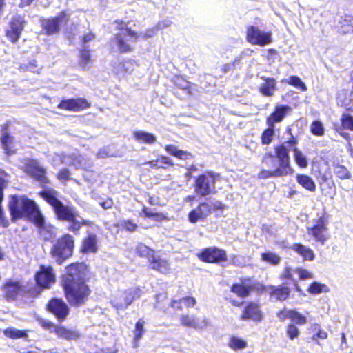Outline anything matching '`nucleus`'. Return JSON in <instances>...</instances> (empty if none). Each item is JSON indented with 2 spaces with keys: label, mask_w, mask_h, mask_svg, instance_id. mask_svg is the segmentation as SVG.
<instances>
[{
  "label": "nucleus",
  "mask_w": 353,
  "mask_h": 353,
  "mask_svg": "<svg viewBox=\"0 0 353 353\" xmlns=\"http://www.w3.org/2000/svg\"><path fill=\"white\" fill-rule=\"evenodd\" d=\"M41 196L53 208L57 218L70 223L68 229L77 232L83 225H90L92 222L82 219L75 207L63 205L58 199L59 193L54 190H46Z\"/></svg>",
  "instance_id": "obj_1"
},
{
  "label": "nucleus",
  "mask_w": 353,
  "mask_h": 353,
  "mask_svg": "<svg viewBox=\"0 0 353 353\" xmlns=\"http://www.w3.org/2000/svg\"><path fill=\"white\" fill-rule=\"evenodd\" d=\"M77 265H70L67 268V275L64 277V289L66 298L72 305L83 303L90 295L88 285L83 281H76L73 274L76 273Z\"/></svg>",
  "instance_id": "obj_2"
},
{
  "label": "nucleus",
  "mask_w": 353,
  "mask_h": 353,
  "mask_svg": "<svg viewBox=\"0 0 353 353\" xmlns=\"http://www.w3.org/2000/svg\"><path fill=\"white\" fill-rule=\"evenodd\" d=\"M9 208L13 219L30 216L34 220L35 214L40 213L35 203L25 196H12Z\"/></svg>",
  "instance_id": "obj_3"
},
{
  "label": "nucleus",
  "mask_w": 353,
  "mask_h": 353,
  "mask_svg": "<svg viewBox=\"0 0 353 353\" xmlns=\"http://www.w3.org/2000/svg\"><path fill=\"white\" fill-rule=\"evenodd\" d=\"M74 247L72 236L64 234L57 239L50 250V254L55 261L61 264L66 259L72 256Z\"/></svg>",
  "instance_id": "obj_4"
},
{
  "label": "nucleus",
  "mask_w": 353,
  "mask_h": 353,
  "mask_svg": "<svg viewBox=\"0 0 353 353\" xmlns=\"http://www.w3.org/2000/svg\"><path fill=\"white\" fill-rule=\"evenodd\" d=\"M125 26V24L123 23L121 24L120 29L121 30L122 32L119 34H117L115 37L117 45L119 50L122 52L131 51V47L130 45L124 41V37L129 36L132 39H134V41H136L139 37H143L144 39L152 37L158 32V28L157 27H153L139 34L138 33L131 30Z\"/></svg>",
  "instance_id": "obj_5"
},
{
  "label": "nucleus",
  "mask_w": 353,
  "mask_h": 353,
  "mask_svg": "<svg viewBox=\"0 0 353 353\" xmlns=\"http://www.w3.org/2000/svg\"><path fill=\"white\" fill-rule=\"evenodd\" d=\"M275 158L271 155H265L263 161L267 163H274L276 161L278 162L279 172L285 176L293 173V168L290 163L289 149L286 148V145H281L275 148Z\"/></svg>",
  "instance_id": "obj_6"
},
{
  "label": "nucleus",
  "mask_w": 353,
  "mask_h": 353,
  "mask_svg": "<svg viewBox=\"0 0 353 353\" xmlns=\"http://www.w3.org/2000/svg\"><path fill=\"white\" fill-rule=\"evenodd\" d=\"M142 291L138 288H132L127 290H118L112 297L111 303L117 310H125L130 306L134 300L140 298Z\"/></svg>",
  "instance_id": "obj_7"
},
{
  "label": "nucleus",
  "mask_w": 353,
  "mask_h": 353,
  "mask_svg": "<svg viewBox=\"0 0 353 353\" xmlns=\"http://www.w3.org/2000/svg\"><path fill=\"white\" fill-rule=\"evenodd\" d=\"M246 39L250 44L259 46H265L272 43L270 31H265L254 26H250L247 28Z\"/></svg>",
  "instance_id": "obj_8"
},
{
  "label": "nucleus",
  "mask_w": 353,
  "mask_h": 353,
  "mask_svg": "<svg viewBox=\"0 0 353 353\" xmlns=\"http://www.w3.org/2000/svg\"><path fill=\"white\" fill-rule=\"evenodd\" d=\"M314 224L311 227H307V234L312 236L314 239L323 245L329 239L327 223L325 218L322 216L313 221Z\"/></svg>",
  "instance_id": "obj_9"
},
{
  "label": "nucleus",
  "mask_w": 353,
  "mask_h": 353,
  "mask_svg": "<svg viewBox=\"0 0 353 353\" xmlns=\"http://www.w3.org/2000/svg\"><path fill=\"white\" fill-rule=\"evenodd\" d=\"M24 26L25 21L21 16L16 15L11 19L6 29V36L11 43H15L19 40Z\"/></svg>",
  "instance_id": "obj_10"
},
{
  "label": "nucleus",
  "mask_w": 353,
  "mask_h": 353,
  "mask_svg": "<svg viewBox=\"0 0 353 353\" xmlns=\"http://www.w3.org/2000/svg\"><path fill=\"white\" fill-rule=\"evenodd\" d=\"M33 221L38 228L40 236L44 240H50L56 236V228L50 223L46 222L41 212L35 214Z\"/></svg>",
  "instance_id": "obj_11"
},
{
  "label": "nucleus",
  "mask_w": 353,
  "mask_h": 353,
  "mask_svg": "<svg viewBox=\"0 0 353 353\" xmlns=\"http://www.w3.org/2000/svg\"><path fill=\"white\" fill-rule=\"evenodd\" d=\"M68 19L69 16L67 13L63 12L55 18L43 21L42 26L47 34H54L59 30L61 26L67 23Z\"/></svg>",
  "instance_id": "obj_12"
},
{
  "label": "nucleus",
  "mask_w": 353,
  "mask_h": 353,
  "mask_svg": "<svg viewBox=\"0 0 353 353\" xmlns=\"http://www.w3.org/2000/svg\"><path fill=\"white\" fill-rule=\"evenodd\" d=\"M199 257L201 260L208 263H217L227 260L225 252L216 248H209L204 250L199 255Z\"/></svg>",
  "instance_id": "obj_13"
},
{
  "label": "nucleus",
  "mask_w": 353,
  "mask_h": 353,
  "mask_svg": "<svg viewBox=\"0 0 353 353\" xmlns=\"http://www.w3.org/2000/svg\"><path fill=\"white\" fill-rule=\"evenodd\" d=\"M35 277L38 285L46 288L55 282V275L50 266L41 265Z\"/></svg>",
  "instance_id": "obj_14"
},
{
  "label": "nucleus",
  "mask_w": 353,
  "mask_h": 353,
  "mask_svg": "<svg viewBox=\"0 0 353 353\" xmlns=\"http://www.w3.org/2000/svg\"><path fill=\"white\" fill-rule=\"evenodd\" d=\"M25 172L38 181H45V169L41 167L39 162L34 159H28L23 168Z\"/></svg>",
  "instance_id": "obj_15"
},
{
  "label": "nucleus",
  "mask_w": 353,
  "mask_h": 353,
  "mask_svg": "<svg viewBox=\"0 0 353 353\" xmlns=\"http://www.w3.org/2000/svg\"><path fill=\"white\" fill-rule=\"evenodd\" d=\"M48 308L59 320H63L69 312L68 307L61 299H52L48 304Z\"/></svg>",
  "instance_id": "obj_16"
},
{
  "label": "nucleus",
  "mask_w": 353,
  "mask_h": 353,
  "mask_svg": "<svg viewBox=\"0 0 353 353\" xmlns=\"http://www.w3.org/2000/svg\"><path fill=\"white\" fill-rule=\"evenodd\" d=\"M89 106L88 101L83 98L71 99L62 101L58 105L60 109L71 111H79Z\"/></svg>",
  "instance_id": "obj_17"
},
{
  "label": "nucleus",
  "mask_w": 353,
  "mask_h": 353,
  "mask_svg": "<svg viewBox=\"0 0 353 353\" xmlns=\"http://www.w3.org/2000/svg\"><path fill=\"white\" fill-rule=\"evenodd\" d=\"M291 111V108L287 105L277 106L275 110L267 119L268 126H274L275 123L281 122L285 116Z\"/></svg>",
  "instance_id": "obj_18"
},
{
  "label": "nucleus",
  "mask_w": 353,
  "mask_h": 353,
  "mask_svg": "<svg viewBox=\"0 0 353 353\" xmlns=\"http://www.w3.org/2000/svg\"><path fill=\"white\" fill-rule=\"evenodd\" d=\"M181 323L194 329H203L207 326L208 321L205 319L199 320L194 315H182L180 318Z\"/></svg>",
  "instance_id": "obj_19"
},
{
  "label": "nucleus",
  "mask_w": 353,
  "mask_h": 353,
  "mask_svg": "<svg viewBox=\"0 0 353 353\" xmlns=\"http://www.w3.org/2000/svg\"><path fill=\"white\" fill-rule=\"evenodd\" d=\"M254 288V284L250 279L241 281V283L234 284L232 287V292L239 296L245 297L250 294Z\"/></svg>",
  "instance_id": "obj_20"
},
{
  "label": "nucleus",
  "mask_w": 353,
  "mask_h": 353,
  "mask_svg": "<svg viewBox=\"0 0 353 353\" xmlns=\"http://www.w3.org/2000/svg\"><path fill=\"white\" fill-rule=\"evenodd\" d=\"M242 319H252L253 321H261L262 313L257 304L250 303L248 304L242 314Z\"/></svg>",
  "instance_id": "obj_21"
},
{
  "label": "nucleus",
  "mask_w": 353,
  "mask_h": 353,
  "mask_svg": "<svg viewBox=\"0 0 353 353\" xmlns=\"http://www.w3.org/2000/svg\"><path fill=\"white\" fill-rule=\"evenodd\" d=\"M57 157L63 163L72 165L76 168H83L85 165V158L79 154H72L67 156L57 155Z\"/></svg>",
  "instance_id": "obj_22"
},
{
  "label": "nucleus",
  "mask_w": 353,
  "mask_h": 353,
  "mask_svg": "<svg viewBox=\"0 0 353 353\" xmlns=\"http://www.w3.org/2000/svg\"><path fill=\"white\" fill-rule=\"evenodd\" d=\"M81 250L83 253H94L97 251V236L90 234L85 238L81 244Z\"/></svg>",
  "instance_id": "obj_23"
},
{
  "label": "nucleus",
  "mask_w": 353,
  "mask_h": 353,
  "mask_svg": "<svg viewBox=\"0 0 353 353\" xmlns=\"http://www.w3.org/2000/svg\"><path fill=\"white\" fill-rule=\"evenodd\" d=\"M267 291L269 292L271 297L275 300L285 301L290 295V289L288 287L279 286H270Z\"/></svg>",
  "instance_id": "obj_24"
},
{
  "label": "nucleus",
  "mask_w": 353,
  "mask_h": 353,
  "mask_svg": "<svg viewBox=\"0 0 353 353\" xmlns=\"http://www.w3.org/2000/svg\"><path fill=\"white\" fill-rule=\"evenodd\" d=\"M149 265L151 268L163 274L168 273L170 270L168 262L156 255L152 256V259H150Z\"/></svg>",
  "instance_id": "obj_25"
},
{
  "label": "nucleus",
  "mask_w": 353,
  "mask_h": 353,
  "mask_svg": "<svg viewBox=\"0 0 353 353\" xmlns=\"http://www.w3.org/2000/svg\"><path fill=\"white\" fill-rule=\"evenodd\" d=\"M264 82L260 85L261 93L265 97H272L276 90V81L274 78L263 79Z\"/></svg>",
  "instance_id": "obj_26"
},
{
  "label": "nucleus",
  "mask_w": 353,
  "mask_h": 353,
  "mask_svg": "<svg viewBox=\"0 0 353 353\" xmlns=\"http://www.w3.org/2000/svg\"><path fill=\"white\" fill-rule=\"evenodd\" d=\"M196 192L202 196H205L210 192V178L205 175H201L196 182Z\"/></svg>",
  "instance_id": "obj_27"
},
{
  "label": "nucleus",
  "mask_w": 353,
  "mask_h": 353,
  "mask_svg": "<svg viewBox=\"0 0 353 353\" xmlns=\"http://www.w3.org/2000/svg\"><path fill=\"white\" fill-rule=\"evenodd\" d=\"M134 63L131 61L119 63L114 66V72L119 77L130 74L134 70Z\"/></svg>",
  "instance_id": "obj_28"
},
{
  "label": "nucleus",
  "mask_w": 353,
  "mask_h": 353,
  "mask_svg": "<svg viewBox=\"0 0 353 353\" xmlns=\"http://www.w3.org/2000/svg\"><path fill=\"white\" fill-rule=\"evenodd\" d=\"M133 137L136 141L142 143L152 144L157 141V138L153 134L142 130L134 132Z\"/></svg>",
  "instance_id": "obj_29"
},
{
  "label": "nucleus",
  "mask_w": 353,
  "mask_h": 353,
  "mask_svg": "<svg viewBox=\"0 0 353 353\" xmlns=\"http://www.w3.org/2000/svg\"><path fill=\"white\" fill-rule=\"evenodd\" d=\"M291 249L303 257L304 260L313 261L314 253L312 249L301 244H294Z\"/></svg>",
  "instance_id": "obj_30"
},
{
  "label": "nucleus",
  "mask_w": 353,
  "mask_h": 353,
  "mask_svg": "<svg viewBox=\"0 0 353 353\" xmlns=\"http://www.w3.org/2000/svg\"><path fill=\"white\" fill-rule=\"evenodd\" d=\"M352 94V92L347 90H341L337 94V104L347 109H350L352 108V100L350 99Z\"/></svg>",
  "instance_id": "obj_31"
},
{
  "label": "nucleus",
  "mask_w": 353,
  "mask_h": 353,
  "mask_svg": "<svg viewBox=\"0 0 353 353\" xmlns=\"http://www.w3.org/2000/svg\"><path fill=\"white\" fill-rule=\"evenodd\" d=\"M297 183L305 189L314 192L316 190V184L314 180L305 174H297L296 176Z\"/></svg>",
  "instance_id": "obj_32"
},
{
  "label": "nucleus",
  "mask_w": 353,
  "mask_h": 353,
  "mask_svg": "<svg viewBox=\"0 0 353 353\" xmlns=\"http://www.w3.org/2000/svg\"><path fill=\"white\" fill-rule=\"evenodd\" d=\"M54 333H55L59 337L71 340L77 339L79 337V334L74 330H68L63 327L57 325Z\"/></svg>",
  "instance_id": "obj_33"
},
{
  "label": "nucleus",
  "mask_w": 353,
  "mask_h": 353,
  "mask_svg": "<svg viewBox=\"0 0 353 353\" xmlns=\"http://www.w3.org/2000/svg\"><path fill=\"white\" fill-rule=\"evenodd\" d=\"M21 291V286L18 282L8 283L4 287V292L8 299H14Z\"/></svg>",
  "instance_id": "obj_34"
},
{
  "label": "nucleus",
  "mask_w": 353,
  "mask_h": 353,
  "mask_svg": "<svg viewBox=\"0 0 353 353\" xmlns=\"http://www.w3.org/2000/svg\"><path fill=\"white\" fill-rule=\"evenodd\" d=\"M165 149L169 154L180 159L186 160L192 157V154L190 153L179 150L175 145H166Z\"/></svg>",
  "instance_id": "obj_35"
},
{
  "label": "nucleus",
  "mask_w": 353,
  "mask_h": 353,
  "mask_svg": "<svg viewBox=\"0 0 353 353\" xmlns=\"http://www.w3.org/2000/svg\"><path fill=\"white\" fill-rule=\"evenodd\" d=\"M261 260L272 265H277L280 263L281 258L275 252L267 251L261 254Z\"/></svg>",
  "instance_id": "obj_36"
},
{
  "label": "nucleus",
  "mask_w": 353,
  "mask_h": 353,
  "mask_svg": "<svg viewBox=\"0 0 353 353\" xmlns=\"http://www.w3.org/2000/svg\"><path fill=\"white\" fill-rule=\"evenodd\" d=\"M294 159L296 164L301 168H306L308 165V159L307 157L297 148H294Z\"/></svg>",
  "instance_id": "obj_37"
},
{
  "label": "nucleus",
  "mask_w": 353,
  "mask_h": 353,
  "mask_svg": "<svg viewBox=\"0 0 353 353\" xmlns=\"http://www.w3.org/2000/svg\"><path fill=\"white\" fill-rule=\"evenodd\" d=\"M196 303V301L194 298L190 297V296H187V297H184V298L180 299L179 301H173L170 303V305L172 307H177L178 309H180L181 305H183L187 307H193L194 305H195ZM168 305H170V304H168Z\"/></svg>",
  "instance_id": "obj_38"
},
{
  "label": "nucleus",
  "mask_w": 353,
  "mask_h": 353,
  "mask_svg": "<svg viewBox=\"0 0 353 353\" xmlns=\"http://www.w3.org/2000/svg\"><path fill=\"white\" fill-rule=\"evenodd\" d=\"M282 83H287L290 85L300 89L301 91L305 92L307 90V86L297 76H291L288 79H283Z\"/></svg>",
  "instance_id": "obj_39"
},
{
  "label": "nucleus",
  "mask_w": 353,
  "mask_h": 353,
  "mask_svg": "<svg viewBox=\"0 0 353 353\" xmlns=\"http://www.w3.org/2000/svg\"><path fill=\"white\" fill-rule=\"evenodd\" d=\"M145 164L150 165V166L152 168H164L162 164L170 165H173L170 159L165 156H161L159 159L148 161L145 163Z\"/></svg>",
  "instance_id": "obj_40"
},
{
  "label": "nucleus",
  "mask_w": 353,
  "mask_h": 353,
  "mask_svg": "<svg viewBox=\"0 0 353 353\" xmlns=\"http://www.w3.org/2000/svg\"><path fill=\"white\" fill-rule=\"evenodd\" d=\"M145 321L143 319H139L135 324V327L133 331L134 339L135 341H139L143 336L145 330Z\"/></svg>",
  "instance_id": "obj_41"
},
{
  "label": "nucleus",
  "mask_w": 353,
  "mask_h": 353,
  "mask_svg": "<svg viewBox=\"0 0 353 353\" xmlns=\"http://www.w3.org/2000/svg\"><path fill=\"white\" fill-rule=\"evenodd\" d=\"M168 297L165 293H161L156 296V303H154V307L158 308L161 310L166 311L168 309Z\"/></svg>",
  "instance_id": "obj_42"
},
{
  "label": "nucleus",
  "mask_w": 353,
  "mask_h": 353,
  "mask_svg": "<svg viewBox=\"0 0 353 353\" xmlns=\"http://www.w3.org/2000/svg\"><path fill=\"white\" fill-rule=\"evenodd\" d=\"M290 320L294 323L301 325H305L307 322V317L295 310H292Z\"/></svg>",
  "instance_id": "obj_43"
},
{
  "label": "nucleus",
  "mask_w": 353,
  "mask_h": 353,
  "mask_svg": "<svg viewBox=\"0 0 353 353\" xmlns=\"http://www.w3.org/2000/svg\"><path fill=\"white\" fill-rule=\"evenodd\" d=\"M174 84L181 90H185L188 94H191L192 84L181 77H176L174 80Z\"/></svg>",
  "instance_id": "obj_44"
},
{
  "label": "nucleus",
  "mask_w": 353,
  "mask_h": 353,
  "mask_svg": "<svg viewBox=\"0 0 353 353\" xmlns=\"http://www.w3.org/2000/svg\"><path fill=\"white\" fill-rule=\"evenodd\" d=\"M92 63L90 54L88 50H81L79 56V64L83 68H89Z\"/></svg>",
  "instance_id": "obj_45"
},
{
  "label": "nucleus",
  "mask_w": 353,
  "mask_h": 353,
  "mask_svg": "<svg viewBox=\"0 0 353 353\" xmlns=\"http://www.w3.org/2000/svg\"><path fill=\"white\" fill-rule=\"evenodd\" d=\"M6 336L15 339L22 338L26 336L25 331H21L13 327H9L3 331Z\"/></svg>",
  "instance_id": "obj_46"
},
{
  "label": "nucleus",
  "mask_w": 353,
  "mask_h": 353,
  "mask_svg": "<svg viewBox=\"0 0 353 353\" xmlns=\"http://www.w3.org/2000/svg\"><path fill=\"white\" fill-rule=\"evenodd\" d=\"M136 250L140 256L147 257L149 261L150 259H152V256H154V251L142 243L137 246Z\"/></svg>",
  "instance_id": "obj_47"
},
{
  "label": "nucleus",
  "mask_w": 353,
  "mask_h": 353,
  "mask_svg": "<svg viewBox=\"0 0 353 353\" xmlns=\"http://www.w3.org/2000/svg\"><path fill=\"white\" fill-rule=\"evenodd\" d=\"M310 131L312 134L321 137L325 133L323 124L320 121H314L310 125Z\"/></svg>",
  "instance_id": "obj_48"
},
{
  "label": "nucleus",
  "mask_w": 353,
  "mask_h": 353,
  "mask_svg": "<svg viewBox=\"0 0 353 353\" xmlns=\"http://www.w3.org/2000/svg\"><path fill=\"white\" fill-rule=\"evenodd\" d=\"M328 290L329 289L327 285L321 284L317 282H314L312 283L308 288L309 293L312 294H318L322 292H327Z\"/></svg>",
  "instance_id": "obj_49"
},
{
  "label": "nucleus",
  "mask_w": 353,
  "mask_h": 353,
  "mask_svg": "<svg viewBox=\"0 0 353 353\" xmlns=\"http://www.w3.org/2000/svg\"><path fill=\"white\" fill-rule=\"evenodd\" d=\"M274 126H268V129L265 130L261 135V142L263 145H268L272 140L274 135Z\"/></svg>",
  "instance_id": "obj_50"
},
{
  "label": "nucleus",
  "mask_w": 353,
  "mask_h": 353,
  "mask_svg": "<svg viewBox=\"0 0 353 353\" xmlns=\"http://www.w3.org/2000/svg\"><path fill=\"white\" fill-rule=\"evenodd\" d=\"M334 173L341 179H348L351 178V174L343 165H337L334 168Z\"/></svg>",
  "instance_id": "obj_51"
},
{
  "label": "nucleus",
  "mask_w": 353,
  "mask_h": 353,
  "mask_svg": "<svg viewBox=\"0 0 353 353\" xmlns=\"http://www.w3.org/2000/svg\"><path fill=\"white\" fill-rule=\"evenodd\" d=\"M285 176L281 172H279V170L276 168L274 170H261L258 176L260 179H267L270 177H281Z\"/></svg>",
  "instance_id": "obj_52"
},
{
  "label": "nucleus",
  "mask_w": 353,
  "mask_h": 353,
  "mask_svg": "<svg viewBox=\"0 0 353 353\" xmlns=\"http://www.w3.org/2000/svg\"><path fill=\"white\" fill-rule=\"evenodd\" d=\"M246 342L239 337L233 336L230 339L229 345L230 347L237 350L243 349L246 347Z\"/></svg>",
  "instance_id": "obj_53"
},
{
  "label": "nucleus",
  "mask_w": 353,
  "mask_h": 353,
  "mask_svg": "<svg viewBox=\"0 0 353 353\" xmlns=\"http://www.w3.org/2000/svg\"><path fill=\"white\" fill-rule=\"evenodd\" d=\"M142 213L146 217L154 218V219L157 221H160L165 219V216L163 214L154 212L152 210H151L150 209H148L146 207H143V208L142 210Z\"/></svg>",
  "instance_id": "obj_54"
},
{
  "label": "nucleus",
  "mask_w": 353,
  "mask_h": 353,
  "mask_svg": "<svg viewBox=\"0 0 353 353\" xmlns=\"http://www.w3.org/2000/svg\"><path fill=\"white\" fill-rule=\"evenodd\" d=\"M341 123L343 128L353 130V117L348 114H343L341 117Z\"/></svg>",
  "instance_id": "obj_55"
},
{
  "label": "nucleus",
  "mask_w": 353,
  "mask_h": 353,
  "mask_svg": "<svg viewBox=\"0 0 353 353\" xmlns=\"http://www.w3.org/2000/svg\"><path fill=\"white\" fill-rule=\"evenodd\" d=\"M341 28V32L343 33H347L350 31H353V17L351 16L346 17L343 20Z\"/></svg>",
  "instance_id": "obj_56"
},
{
  "label": "nucleus",
  "mask_w": 353,
  "mask_h": 353,
  "mask_svg": "<svg viewBox=\"0 0 353 353\" xmlns=\"http://www.w3.org/2000/svg\"><path fill=\"white\" fill-rule=\"evenodd\" d=\"M286 332L288 336L292 340L299 336V330L294 323L288 325Z\"/></svg>",
  "instance_id": "obj_57"
},
{
  "label": "nucleus",
  "mask_w": 353,
  "mask_h": 353,
  "mask_svg": "<svg viewBox=\"0 0 353 353\" xmlns=\"http://www.w3.org/2000/svg\"><path fill=\"white\" fill-rule=\"evenodd\" d=\"M12 137L8 134H5L2 137V144L6 152L8 154L14 153V151L10 148V144L12 142Z\"/></svg>",
  "instance_id": "obj_58"
},
{
  "label": "nucleus",
  "mask_w": 353,
  "mask_h": 353,
  "mask_svg": "<svg viewBox=\"0 0 353 353\" xmlns=\"http://www.w3.org/2000/svg\"><path fill=\"white\" fill-rule=\"evenodd\" d=\"M188 218L191 223H196L199 220L205 219V217H203L200 213V210L198 207L189 213Z\"/></svg>",
  "instance_id": "obj_59"
},
{
  "label": "nucleus",
  "mask_w": 353,
  "mask_h": 353,
  "mask_svg": "<svg viewBox=\"0 0 353 353\" xmlns=\"http://www.w3.org/2000/svg\"><path fill=\"white\" fill-rule=\"evenodd\" d=\"M120 225L127 231L130 232H134L137 228V225L133 223L131 220L121 221Z\"/></svg>",
  "instance_id": "obj_60"
},
{
  "label": "nucleus",
  "mask_w": 353,
  "mask_h": 353,
  "mask_svg": "<svg viewBox=\"0 0 353 353\" xmlns=\"http://www.w3.org/2000/svg\"><path fill=\"white\" fill-rule=\"evenodd\" d=\"M198 208L200 210V213L203 217H205V219L212 213L209 202L201 203Z\"/></svg>",
  "instance_id": "obj_61"
},
{
  "label": "nucleus",
  "mask_w": 353,
  "mask_h": 353,
  "mask_svg": "<svg viewBox=\"0 0 353 353\" xmlns=\"http://www.w3.org/2000/svg\"><path fill=\"white\" fill-rule=\"evenodd\" d=\"M39 323L43 328L50 331V332H54V329L57 326L56 325L53 324L51 321L45 319H39Z\"/></svg>",
  "instance_id": "obj_62"
},
{
  "label": "nucleus",
  "mask_w": 353,
  "mask_h": 353,
  "mask_svg": "<svg viewBox=\"0 0 353 353\" xmlns=\"http://www.w3.org/2000/svg\"><path fill=\"white\" fill-rule=\"evenodd\" d=\"M301 279H309L312 278V274L307 270L299 268L294 270Z\"/></svg>",
  "instance_id": "obj_63"
},
{
  "label": "nucleus",
  "mask_w": 353,
  "mask_h": 353,
  "mask_svg": "<svg viewBox=\"0 0 353 353\" xmlns=\"http://www.w3.org/2000/svg\"><path fill=\"white\" fill-rule=\"evenodd\" d=\"M212 212L216 210H223L226 208L225 205L222 203L221 201H210L209 202Z\"/></svg>",
  "instance_id": "obj_64"
}]
</instances>
